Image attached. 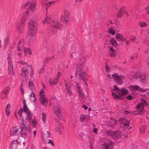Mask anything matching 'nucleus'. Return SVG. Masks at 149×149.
Instances as JSON below:
<instances>
[{"mask_svg": "<svg viewBox=\"0 0 149 149\" xmlns=\"http://www.w3.org/2000/svg\"><path fill=\"white\" fill-rule=\"evenodd\" d=\"M47 24L50 26V31L52 35H55L58 29H61L63 25L59 21H54L53 18L50 16L47 17Z\"/></svg>", "mask_w": 149, "mask_h": 149, "instance_id": "nucleus-1", "label": "nucleus"}, {"mask_svg": "<svg viewBox=\"0 0 149 149\" xmlns=\"http://www.w3.org/2000/svg\"><path fill=\"white\" fill-rule=\"evenodd\" d=\"M37 22L35 20H30L28 22L29 36L32 38L35 35L37 31Z\"/></svg>", "mask_w": 149, "mask_h": 149, "instance_id": "nucleus-2", "label": "nucleus"}, {"mask_svg": "<svg viewBox=\"0 0 149 149\" xmlns=\"http://www.w3.org/2000/svg\"><path fill=\"white\" fill-rule=\"evenodd\" d=\"M29 14V11L28 10L26 13L23 14L22 17L17 24V30L18 32L21 33L23 32L25 20Z\"/></svg>", "mask_w": 149, "mask_h": 149, "instance_id": "nucleus-3", "label": "nucleus"}, {"mask_svg": "<svg viewBox=\"0 0 149 149\" xmlns=\"http://www.w3.org/2000/svg\"><path fill=\"white\" fill-rule=\"evenodd\" d=\"M53 111L54 113L57 116L59 119L61 120H64L62 113L61 109L59 104L56 103L54 104Z\"/></svg>", "mask_w": 149, "mask_h": 149, "instance_id": "nucleus-4", "label": "nucleus"}, {"mask_svg": "<svg viewBox=\"0 0 149 149\" xmlns=\"http://www.w3.org/2000/svg\"><path fill=\"white\" fill-rule=\"evenodd\" d=\"M107 134L109 136H111L115 140H118L123 136L124 134L120 131H111L110 130L106 131Z\"/></svg>", "mask_w": 149, "mask_h": 149, "instance_id": "nucleus-5", "label": "nucleus"}, {"mask_svg": "<svg viewBox=\"0 0 149 149\" xmlns=\"http://www.w3.org/2000/svg\"><path fill=\"white\" fill-rule=\"evenodd\" d=\"M20 119L21 121V123L22 126L21 127H20V130H20V134H21V136L24 138H25L27 136V134L28 132V129L26 127L23 118L21 117Z\"/></svg>", "mask_w": 149, "mask_h": 149, "instance_id": "nucleus-6", "label": "nucleus"}, {"mask_svg": "<svg viewBox=\"0 0 149 149\" xmlns=\"http://www.w3.org/2000/svg\"><path fill=\"white\" fill-rule=\"evenodd\" d=\"M36 5L34 2L32 1H27L22 6L23 9L26 8L28 10H31L33 12L36 9Z\"/></svg>", "mask_w": 149, "mask_h": 149, "instance_id": "nucleus-7", "label": "nucleus"}, {"mask_svg": "<svg viewBox=\"0 0 149 149\" xmlns=\"http://www.w3.org/2000/svg\"><path fill=\"white\" fill-rule=\"evenodd\" d=\"M114 81L117 84L121 85L123 83V80L125 79V77L122 75H119L115 73L112 75Z\"/></svg>", "mask_w": 149, "mask_h": 149, "instance_id": "nucleus-8", "label": "nucleus"}, {"mask_svg": "<svg viewBox=\"0 0 149 149\" xmlns=\"http://www.w3.org/2000/svg\"><path fill=\"white\" fill-rule=\"evenodd\" d=\"M18 63H20L22 65H25L24 66L21 70V74L22 76L24 77L26 76L28 74V70L29 69L28 68L29 65L25 62L23 61H20L18 62Z\"/></svg>", "mask_w": 149, "mask_h": 149, "instance_id": "nucleus-9", "label": "nucleus"}, {"mask_svg": "<svg viewBox=\"0 0 149 149\" xmlns=\"http://www.w3.org/2000/svg\"><path fill=\"white\" fill-rule=\"evenodd\" d=\"M39 100L40 103L44 106H46L47 100L45 97V95L43 90L42 89L40 91L39 94Z\"/></svg>", "mask_w": 149, "mask_h": 149, "instance_id": "nucleus-10", "label": "nucleus"}, {"mask_svg": "<svg viewBox=\"0 0 149 149\" xmlns=\"http://www.w3.org/2000/svg\"><path fill=\"white\" fill-rule=\"evenodd\" d=\"M113 89L114 91H116L119 95L122 96L127 94L128 92V90L127 89L125 88L120 89L116 85L114 86Z\"/></svg>", "mask_w": 149, "mask_h": 149, "instance_id": "nucleus-11", "label": "nucleus"}, {"mask_svg": "<svg viewBox=\"0 0 149 149\" xmlns=\"http://www.w3.org/2000/svg\"><path fill=\"white\" fill-rule=\"evenodd\" d=\"M133 78L137 79L139 78L142 82H144L146 81V77L144 74H142L140 72H137L132 75Z\"/></svg>", "mask_w": 149, "mask_h": 149, "instance_id": "nucleus-12", "label": "nucleus"}, {"mask_svg": "<svg viewBox=\"0 0 149 149\" xmlns=\"http://www.w3.org/2000/svg\"><path fill=\"white\" fill-rule=\"evenodd\" d=\"M69 13L67 10H65L64 11V15L62 16L60 19L61 21L64 24L67 23L69 20Z\"/></svg>", "mask_w": 149, "mask_h": 149, "instance_id": "nucleus-13", "label": "nucleus"}, {"mask_svg": "<svg viewBox=\"0 0 149 149\" xmlns=\"http://www.w3.org/2000/svg\"><path fill=\"white\" fill-rule=\"evenodd\" d=\"M55 129L56 132L59 134H62L61 129L63 128V126L58 119L55 120Z\"/></svg>", "mask_w": 149, "mask_h": 149, "instance_id": "nucleus-14", "label": "nucleus"}, {"mask_svg": "<svg viewBox=\"0 0 149 149\" xmlns=\"http://www.w3.org/2000/svg\"><path fill=\"white\" fill-rule=\"evenodd\" d=\"M19 130H20V127L18 126L11 128L10 130V134L13 136L20 134Z\"/></svg>", "mask_w": 149, "mask_h": 149, "instance_id": "nucleus-15", "label": "nucleus"}, {"mask_svg": "<svg viewBox=\"0 0 149 149\" xmlns=\"http://www.w3.org/2000/svg\"><path fill=\"white\" fill-rule=\"evenodd\" d=\"M113 142L111 141L106 139L104 143L102 145L103 149H111Z\"/></svg>", "mask_w": 149, "mask_h": 149, "instance_id": "nucleus-16", "label": "nucleus"}, {"mask_svg": "<svg viewBox=\"0 0 149 149\" xmlns=\"http://www.w3.org/2000/svg\"><path fill=\"white\" fill-rule=\"evenodd\" d=\"M23 111L27 115L26 119L28 118L32 117V113H31L30 110L28 108L27 105H26L25 100L23 101Z\"/></svg>", "mask_w": 149, "mask_h": 149, "instance_id": "nucleus-17", "label": "nucleus"}, {"mask_svg": "<svg viewBox=\"0 0 149 149\" xmlns=\"http://www.w3.org/2000/svg\"><path fill=\"white\" fill-rule=\"evenodd\" d=\"M118 122H119L120 125H123V126L127 128L129 126V123H130V121L125 118H120L118 119Z\"/></svg>", "mask_w": 149, "mask_h": 149, "instance_id": "nucleus-18", "label": "nucleus"}, {"mask_svg": "<svg viewBox=\"0 0 149 149\" xmlns=\"http://www.w3.org/2000/svg\"><path fill=\"white\" fill-rule=\"evenodd\" d=\"M118 122H119L120 125H123V126L127 128L129 126V123H130V121L125 118H120L118 119Z\"/></svg>", "mask_w": 149, "mask_h": 149, "instance_id": "nucleus-19", "label": "nucleus"}, {"mask_svg": "<svg viewBox=\"0 0 149 149\" xmlns=\"http://www.w3.org/2000/svg\"><path fill=\"white\" fill-rule=\"evenodd\" d=\"M129 88L131 91L134 90L136 91H139L141 92H143L146 91L147 89H143L142 88H140L137 85H131L129 86Z\"/></svg>", "mask_w": 149, "mask_h": 149, "instance_id": "nucleus-20", "label": "nucleus"}, {"mask_svg": "<svg viewBox=\"0 0 149 149\" xmlns=\"http://www.w3.org/2000/svg\"><path fill=\"white\" fill-rule=\"evenodd\" d=\"M66 93L68 95L71 96L72 94V92L70 89V86L68 84V81L65 79L64 80Z\"/></svg>", "mask_w": 149, "mask_h": 149, "instance_id": "nucleus-21", "label": "nucleus"}, {"mask_svg": "<svg viewBox=\"0 0 149 149\" xmlns=\"http://www.w3.org/2000/svg\"><path fill=\"white\" fill-rule=\"evenodd\" d=\"M79 78L82 80L86 83V85H87L86 83L87 81L88 77L86 73L84 72H82L79 75Z\"/></svg>", "mask_w": 149, "mask_h": 149, "instance_id": "nucleus-22", "label": "nucleus"}, {"mask_svg": "<svg viewBox=\"0 0 149 149\" xmlns=\"http://www.w3.org/2000/svg\"><path fill=\"white\" fill-rule=\"evenodd\" d=\"M8 72L10 74H13V63L12 61H8Z\"/></svg>", "mask_w": 149, "mask_h": 149, "instance_id": "nucleus-23", "label": "nucleus"}, {"mask_svg": "<svg viewBox=\"0 0 149 149\" xmlns=\"http://www.w3.org/2000/svg\"><path fill=\"white\" fill-rule=\"evenodd\" d=\"M144 105L143 104V102L139 103L137 104L136 107V108L137 109L141 110L138 113V114H141L143 113L142 112L144 110L143 109Z\"/></svg>", "mask_w": 149, "mask_h": 149, "instance_id": "nucleus-24", "label": "nucleus"}, {"mask_svg": "<svg viewBox=\"0 0 149 149\" xmlns=\"http://www.w3.org/2000/svg\"><path fill=\"white\" fill-rule=\"evenodd\" d=\"M24 40L23 39H21L18 42L17 45V49L19 51L22 49L24 47V46L23 43L24 42Z\"/></svg>", "mask_w": 149, "mask_h": 149, "instance_id": "nucleus-25", "label": "nucleus"}, {"mask_svg": "<svg viewBox=\"0 0 149 149\" xmlns=\"http://www.w3.org/2000/svg\"><path fill=\"white\" fill-rule=\"evenodd\" d=\"M18 143L17 140L12 141L10 143V148L11 149H16Z\"/></svg>", "mask_w": 149, "mask_h": 149, "instance_id": "nucleus-26", "label": "nucleus"}, {"mask_svg": "<svg viewBox=\"0 0 149 149\" xmlns=\"http://www.w3.org/2000/svg\"><path fill=\"white\" fill-rule=\"evenodd\" d=\"M110 49L109 50V55L111 57H115L116 56V51L114 49L111 47H109Z\"/></svg>", "mask_w": 149, "mask_h": 149, "instance_id": "nucleus-27", "label": "nucleus"}, {"mask_svg": "<svg viewBox=\"0 0 149 149\" xmlns=\"http://www.w3.org/2000/svg\"><path fill=\"white\" fill-rule=\"evenodd\" d=\"M109 43L113 46L117 47L118 45V44L116 40L113 38H111L110 41Z\"/></svg>", "mask_w": 149, "mask_h": 149, "instance_id": "nucleus-28", "label": "nucleus"}, {"mask_svg": "<svg viewBox=\"0 0 149 149\" xmlns=\"http://www.w3.org/2000/svg\"><path fill=\"white\" fill-rule=\"evenodd\" d=\"M31 117H31L30 118H28L26 119L29 121L30 124H33V126L35 127L37 124V120L35 119H32Z\"/></svg>", "mask_w": 149, "mask_h": 149, "instance_id": "nucleus-29", "label": "nucleus"}, {"mask_svg": "<svg viewBox=\"0 0 149 149\" xmlns=\"http://www.w3.org/2000/svg\"><path fill=\"white\" fill-rule=\"evenodd\" d=\"M79 97L82 100H85V95L83 92L82 90L80 91L77 92Z\"/></svg>", "mask_w": 149, "mask_h": 149, "instance_id": "nucleus-30", "label": "nucleus"}, {"mask_svg": "<svg viewBox=\"0 0 149 149\" xmlns=\"http://www.w3.org/2000/svg\"><path fill=\"white\" fill-rule=\"evenodd\" d=\"M58 78L57 77H55L52 79L51 78L49 81V82L51 85H55L58 82Z\"/></svg>", "mask_w": 149, "mask_h": 149, "instance_id": "nucleus-31", "label": "nucleus"}, {"mask_svg": "<svg viewBox=\"0 0 149 149\" xmlns=\"http://www.w3.org/2000/svg\"><path fill=\"white\" fill-rule=\"evenodd\" d=\"M54 146V143L53 140L49 139L47 143V147L49 149H51L53 148Z\"/></svg>", "mask_w": 149, "mask_h": 149, "instance_id": "nucleus-32", "label": "nucleus"}, {"mask_svg": "<svg viewBox=\"0 0 149 149\" xmlns=\"http://www.w3.org/2000/svg\"><path fill=\"white\" fill-rule=\"evenodd\" d=\"M11 106L9 104L7 105L5 108V113L7 114L8 116V114H10V108Z\"/></svg>", "mask_w": 149, "mask_h": 149, "instance_id": "nucleus-33", "label": "nucleus"}, {"mask_svg": "<svg viewBox=\"0 0 149 149\" xmlns=\"http://www.w3.org/2000/svg\"><path fill=\"white\" fill-rule=\"evenodd\" d=\"M29 89L33 91L34 89V86L33 85V83L31 80H29Z\"/></svg>", "mask_w": 149, "mask_h": 149, "instance_id": "nucleus-34", "label": "nucleus"}, {"mask_svg": "<svg viewBox=\"0 0 149 149\" xmlns=\"http://www.w3.org/2000/svg\"><path fill=\"white\" fill-rule=\"evenodd\" d=\"M83 70V67L82 65L81 64H78L76 66V72H78L79 71H81Z\"/></svg>", "mask_w": 149, "mask_h": 149, "instance_id": "nucleus-35", "label": "nucleus"}, {"mask_svg": "<svg viewBox=\"0 0 149 149\" xmlns=\"http://www.w3.org/2000/svg\"><path fill=\"white\" fill-rule=\"evenodd\" d=\"M29 99L31 101L35 102L36 100V97L35 93L32 92L30 95Z\"/></svg>", "mask_w": 149, "mask_h": 149, "instance_id": "nucleus-36", "label": "nucleus"}, {"mask_svg": "<svg viewBox=\"0 0 149 149\" xmlns=\"http://www.w3.org/2000/svg\"><path fill=\"white\" fill-rule=\"evenodd\" d=\"M41 135L42 136V139L44 143H46V134H44V133L42 132L41 133Z\"/></svg>", "mask_w": 149, "mask_h": 149, "instance_id": "nucleus-37", "label": "nucleus"}, {"mask_svg": "<svg viewBox=\"0 0 149 149\" xmlns=\"http://www.w3.org/2000/svg\"><path fill=\"white\" fill-rule=\"evenodd\" d=\"M139 24L141 27H143L146 26L148 24L145 22L140 21L139 22Z\"/></svg>", "mask_w": 149, "mask_h": 149, "instance_id": "nucleus-38", "label": "nucleus"}, {"mask_svg": "<svg viewBox=\"0 0 149 149\" xmlns=\"http://www.w3.org/2000/svg\"><path fill=\"white\" fill-rule=\"evenodd\" d=\"M147 98L146 96H144L142 98H141V101L142 102H143V104L145 105H148V103L147 102Z\"/></svg>", "mask_w": 149, "mask_h": 149, "instance_id": "nucleus-39", "label": "nucleus"}, {"mask_svg": "<svg viewBox=\"0 0 149 149\" xmlns=\"http://www.w3.org/2000/svg\"><path fill=\"white\" fill-rule=\"evenodd\" d=\"M117 123V121L115 119H111L108 125L109 126H112L116 124Z\"/></svg>", "mask_w": 149, "mask_h": 149, "instance_id": "nucleus-40", "label": "nucleus"}, {"mask_svg": "<svg viewBox=\"0 0 149 149\" xmlns=\"http://www.w3.org/2000/svg\"><path fill=\"white\" fill-rule=\"evenodd\" d=\"M122 36H123L120 34L117 33L115 36V38L118 41H119L121 40Z\"/></svg>", "mask_w": 149, "mask_h": 149, "instance_id": "nucleus-41", "label": "nucleus"}, {"mask_svg": "<svg viewBox=\"0 0 149 149\" xmlns=\"http://www.w3.org/2000/svg\"><path fill=\"white\" fill-rule=\"evenodd\" d=\"M9 37L8 36L5 37L4 39V47L7 46L9 42Z\"/></svg>", "mask_w": 149, "mask_h": 149, "instance_id": "nucleus-42", "label": "nucleus"}, {"mask_svg": "<svg viewBox=\"0 0 149 149\" xmlns=\"http://www.w3.org/2000/svg\"><path fill=\"white\" fill-rule=\"evenodd\" d=\"M75 87L76 88L77 92L82 90L80 85L78 83H77L76 84L75 86Z\"/></svg>", "mask_w": 149, "mask_h": 149, "instance_id": "nucleus-43", "label": "nucleus"}, {"mask_svg": "<svg viewBox=\"0 0 149 149\" xmlns=\"http://www.w3.org/2000/svg\"><path fill=\"white\" fill-rule=\"evenodd\" d=\"M112 94L113 96L115 99H121V97L120 96L115 93H114L112 92Z\"/></svg>", "mask_w": 149, "mask_h": 149, "instance_id": "nucleus-44", "label": "nucleus"}, {"mask_svg": "<svg viewBox=\"0 0 149 149\" xmlns=\"http://www.w3.org/2000/svg\"><path fill=\"white\" fill-rule=\"evenodd\" d=\"M108 32L112 35H113L115 33V31L112 29V27H111L108 30Z\"/></svg>", "mask_w": 149, "mask_h": 149, "instance_id": "nucleus-45", "label": "nucleus"}, {"mask_svg": "<svg viewBox=\"0 0 149 149\" xmlns=\"http://www.w3.org/2000/svg\"><path fill=\"white\" fill-rule=\"evenodd\" d=\"M42 120L44 123L46 122V114L45 113H43L42 114Z\"/></svg>", "mask_w": 149, "mask_h": 149, "instance_id": "nucleus-46", "label": "nucleus"}, {"mask_svg": "<svg viewBox=\"0 0 149 149\" xmlns=\"http://www.w3.org/2000/svg\"><path fill=\"white\" fill-rule=\"evenodd\" d=\"M54 1H50L47 2V9L51 7V6L54 4Z\"/></svg>", "mask_w": 149, "mask_h": 149, "instance_id": "nucleus-47", "label": "nucleus"}, {"mask_svg": "<svg viewBox=\"0 0 149 149\" xmlns=\"http://www.w3.org/2000/svg\"><path fill=\"white\" fill-rule=\"evenodd\" d=\"M10 90V88L9 87H6L3 90L2 92L6 93L7 94V93Z\"/></svg>", "mask_w": 149, "mask_h": 149, "instance_id": "nucleus-48", "label": "nucleus"}, {"mask_svg": "<svg viewBox=\"0 0 149 149\" xmlns=\"http://www.w3.org/2000/svg\"><path fill=\"white\" fill-rule=\"evenodd\" d=\"M29 68L30 69H31V72L30 74V76L32 77L33 76V72L32 70V66L31 65H29L28 66V68L29 69Z\"/></svg>", "mask_w": 149, "mask_h": 149, "instance_id": "nucleus-49", "label": "nucleus"}, {"mask_svg": "<svg viewBox=\"0 0 149 149\" xmlns=\"http://www.w3.org/2000/svg\"><path fill=\"white\" fill-rule=\"evenodd\" d=\"M145 126H141L140 130V132L141 133H143L145 131Z\"/></svg>", "mask_w": 149, "mask_h": 149, "instance_id": "nucleus-50", "label": "nucleus"}, {"mask_svg": "<svg viewBox=\"0 0 149 149\" xmlns=\"http://www.w3.org/2000/svg\"><path fill=\"white\" fill-rule=\"evenodd\" d=\"M85 115H81L80 116L79 119L81 122H82L85 119Z\"/></svg>", "mask_w": 149, "mask_h": 149, "instance_id": "nucleus-51", "label": "nucleus"}, {"mask_svg": "<svg viewBox=\"0 0 149 149\" xmlns=\"http://www.w3.org/2000/svg\"><path fill=\"white\" fill-rule=\"evenodd\" d=\"M123 13V12L119 11L118 12V13H117V15H116V17L118 18H119V17H121L122 16Z\"/></svg>", "mask_w": 149, "mask_h": 149, "instance_id": "nucleus-52", "label": "nucleus"}, {"mask_svg": "<svg viewBox=\"0 0 149 149\" xmlns=\"http://www.w3.org/2000/svg\"><path fill=\"white\" fill-rule=\"evenodd\" d=\"M105 68L106 71L107 72H110V67L108 66V65L107 64H105Z\"/></svg>", "mask_w": 149, "mask_h": 149, "instance_id": "nucleus-53", "label": "nucleus"}, {"mask_svg": "<svg viewBox=\"0 0 149 149\" xmlns=\"http://www.w3.org/2000/svg\"><path fill=\"white\" fill-rule=\"evenodd\" d=\"M145 10L146 14L149 15V5L145 8Z\"/></svg>", "mask_w": 149, "mask_h": 149, "instance_id": "nucleus-54", "label": "nucleus"}, {"mask_svg": "<svg viewBox=\"0 0 149 149\" xmlns=\"http://www.w3.org/2000/svg\"><path fill=\"white\" fill-rule=\"evenodd\" d=\"M7 95V94L6 93L4 92H3L2 91L1 94V98H4L6 97Z\"/></svg>", "mask_w": 149, "mask_h": 149, "instance_id": "nucleus-55", "label": "nucleus"}, {"mask_svg": "<svg viewBox=\"0 0 149 149\" xmlns=\"http://www.w3.org/2000/svg\"><path fill=\"white\" fill-rule=\"evenodd\" d=\"M20 92L22 93V94H24V93L23 89V86L22 84L20 86Z\"/></svg>", "mask_w": 149, "mask_h": 149, "instance_id": "nucleus-56", "label": "nucleus"}, {"mask_svg": "<svg viewBox=\"0 0 149 149\" xmlns=\"http://www.w3.org/2000/svg\"><path fill=\"white\" fill-rule=\"evenodd\" d=\"M23 112V109L22 108L20 109L18 112V113L20 116H21Z\"/></svg>", "mask_w": 149, "mask_h": 149, "instance_id": "nucleus-57", "label": "nucleus"}, {"mask_svg": "<svg viewBox=\"0 0 149 149\" xmlns=\"http://www.w3.org/2000/svg\"><path fill=\"white\" fill-rule=\"evenodd\" d=\"M47 0H42V5L44 6H47Z\"/></svg>", "mask_w": 149, "mask_h": 149, "instance_id": "nucleus-58", "label": "nucleus"}, {"mask_svg": "<svg viewBox=\"0 0 149 149\" xmlns=\"http://www.w3.org/2000/svg\"><path fill=\"white\" fill-rule=\"evenodd\" d=\"M27 50L28 52V53L29 54V55H31L32 54V52L30 49L29 48L27 49Z\"/></svg>", "mask_w": 149, "mask_h": 149, "instance_id": "nucleus-59", "label": "nucleus"}, {"mask_svg": "<svg viewBox=\"0 0 149 149\" xmlns=\"http://www.w3.org/2000/svg\"><path fill=\"white\" fill-rule=\"evenodd\" d=\"M93 133L96 134L98 132V129L96 128H94L93 130Z\"/></svg>", "mask_w": 149, "mask_h": 149, "instance_id": "nucleus-60", "label": "nucleus"}, {"mask_svg": "<svg viewBox=\"0 0 149 149\" xmlns=\"http://www.w3.org/2000/svg\"><path fill=\"white\" fill-rule=\"evenodd\" d=\"M61 72H58L57 74V77H56L58 78H59V77L61 76Z\"/></svg>", "mask_w": 149, "mask_h": 149, "instance_id": "nucleus-61", "label": "nucleus"}, {"mask_svg": "<svg viewBox=\"0 0 149 149\" xmlns=\"http://www.w3.org/2000/svg\"><path fill=\"white\" fill-rule=\"evenodd\" d=\"M127 100H131L132 99V96L131 95H129L127 97Z\"/></svg>", "mask_w": 149, "mask_h": 149, "instance_id": "nucleus-62", "label": "nucleus"}, {"mask_svg": "<svg viewBox=\"0 0 149 149\" xmlns=\"http://www.w3.org/2000/svg\"><path fill=\"white\" fill-rule=\"evenodd\" d=\"M85 119H86L87 120H89L90 119V118L89 117V116H88L87 115H85Z\"/></svg>", "mask_w": 149, "mask_h": 149, "instance_id": "nucleus-63", "label": "nucleus"}, {"mask_svg": "<svg viewBox=\"0 0 149 149\" xmlns=\"http://www.w3.org/2000/svg\"><path fill=\"white\" fill-rule=\"evenodd\" d=\"M125 8V7L124 6H123L120 8V11L123 13V10Z\"/></svg>", "mask_w": 149, "mask_h": 149, "instance_id": "nucleus-64", "label": "nucleus"}]
</instances>
